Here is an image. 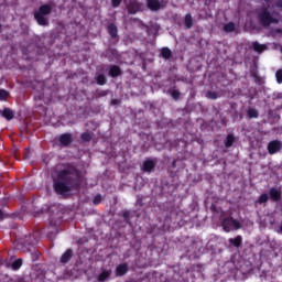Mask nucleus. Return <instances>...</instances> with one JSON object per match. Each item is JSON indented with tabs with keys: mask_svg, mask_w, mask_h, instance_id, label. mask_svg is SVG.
Instances as JSON below:
<instances>
[{
	"mask_svg": "<svg viewBox=\"0 0 282 282\" xmlns=\"http://www.w3.org/2000/svg\"><path fill=\"white\" fill-rule=\"evenodd\" d=\"M53 188L57 195L78 191L80 188V172L74 166L61 170L56 177L53 178Z\"/></svg>",
	"mask_w": 282,
	"mask_h": 282,
	"instance_id": "obj_1",
	"label": "nucleus"
},
{
	"mask_svg": "<svg viewBox=\"0 0 282 282\" xmlns=\"http://www.w3.org/2000/svg\"><path fill=\"white\" fill-rule=\"evenodd\" d=\"M52 4L45 3L39 7V10L34 11L33 17L39 25L47 26L50 25V20L46 18L52 14Z\"/></svg>",
	"mask_w": 282,
	"mask_h": 282,
	"instance_id": "obj_2",
	"label": "nucleus"
},
{
	"mask_svg": "<svg viewBox=\"0 0 282 282\" xmlns=\"http://www.w3.org/2000/svg\"><path fill=\"white\" fill-rule=\"evenodd\" d=\"M258 19L260 21V25H262L263 28H270L272 23H279V20L272 17L268 8L261 9V11L258 13Z\"/></svg>",
	"mask_w": 282,
	"mask_h": 282,
	"instance_id": "obj_3",
	"label": "nucleus"
},
{
	"mask_svg": "<svg viewBox=\"0 0 282 282\" xmlns=\"http://www.w3.org/2000/svg\"><path fill=\"white\" fill-rule=\"evenodd\" d=\"M221 226L225 232H230V230H239L241 228V223L232 217H226L223 219Z\"/></svg>",
	"mask_w": 282,
	"mask_h": 282,
	"instance_id": "obj_4",
	"label": "nucleus"
},
{
	"mask_svg": "<svg viewBox=\"0 0 282 282\" xmlns=\"http://www.w3.org/2000/svg\"><path fill=\"white\" fill-rule=\"evenodd\" d=\"M169 6L167 0H149L147 2V8L151 10V12H160V10H164Z\"/></svg>",
	"mask_w": 282,
	"mask_h": 282,
	"instance_id": "obj_5",
	"label": "nucleus"
},
{
	"mask_svg": "<svg viewBox=\"0 0 282 282\" xmlns=\"http://www.w3.org/2000/svg\"><path fill=\"white\" fill-rule=\"evenodd\" d=\"M158 164V161L155 159H148L143 161L141 171L143 173H153L155 171V165Z\"/></svg>",
	"mask_w": 282,
	"mask_h": 282,
	"instance_id": "obj_6",
	"label": "nucleus"
},
{
	"mask_svg": "<svg viewBox=\"0 0 282 282\" xmlns=\"http://www.w3.org/2000/svg\"><path fill=\"white\" fill-rule=\"evenodd\" d=\"M268 152L270 155H274V153H279L282 149V142L279 140H273L268 143Z\"/></svg>",
	"mask_w": 282,
	"mask_h": 282,
	"instance_id": "obj_7",
	"label": "nucleus"
},
{
	"mask_svg": "<svg viewBox=\"0 0 282 282\" xmlns=\"http://www.w3.org/2000/svg\"><path fill=\"white\" fill-rule=\"evenodd\" d=\"M129 272V264L127 262L120 263L116 267V276H124Z\"/></svg>",
	"mask_w": 282,
	"mask_h": 282,
	"instance_id": "obj_8",
	"label": "nucleus"
},
{
	"mask_svg": "<svg viewBox=\"0 0 282 282\" xmlns=\"http://www.w3.org/2000/svg\"><path fill=\"white\" fill-rule=\"evenodd\" d=\"M74 142V137L72 133H63L59 135V143L62 147H69Z\"/></svg>",
	"mask_w": 282,
	"mask_h": 282,
	"instance_id": "obj_9",
	"label": "nucleus"
},
{
	"mask_svg": "<svg viewBox=\"0 0 282 282\" xmlns=\"http://www.w3.org/2000/svg\"><path fill=\"white\" fill-rule=\"evenodd\" d=\"M108 74L111 78H118V76H122V68L118 65H111Z\"/></svg>",
	"mask_w": 282,
	"mask_h": 282,
	"instance_id": "obj_10",
	"label": "nucleus"
},
{
	"mask_svg": "<svg viewBox=\"0 0 282 282\" xmlns=\"http://www.w3.org/2000/svg\"><path fill=\"white\" fill-rule=\"evenodd\" d=\"M72 257H74V250L67 249L61 257L59 262L61 263H69L72 260Z\"/></svg>",
	"mask_w": 282,
	"mask_h": 282,
	"instance_id": "obj_11",
	"label": "nucleus"
},
{
	"mask_svg": "<svg viewBox=\"0 0 282 282\" xmlns=\"http://www.w3.org/2000/svg\"><path fill=\"white\" fill-rule=\"evenodd\" d=\"M270 199L272 202H280L281 200V192L275 187L270 188L269 191Z\"/></svg>",
	"mask_w": 282,
	"mask_h": 282,
	"instance_id": "obj_12",
	"label": "nucleus"
},
{
	"mask_svg": "<svg viewBox=\"0 0 282 282\" xmlns=\"http://www.w3.org/2000/svg\"><path fill=\"white\" fill-rule=\"evenodd\" d=\"M252 48H253V52H257L258 54H263V52H265V50H268V45L260 44L259 42H253Z\"/></svg>",
	"mask_w": 282,
	"mask_h": 282,
	"instance_id": "obj_13",
	"label": "nucleus"
},
{
	"mask_svg": "<svg viewBox=\"0 0 282 282\" xmlns=\"http://www.w3.org/2000/svg\"><path fill=\"white\" fill-rule=\"evenodd\" d=\"M108 34L111 36V39H117L118 37V26L115 23H110L107 26Z\"/></svg>",
	"mask_w": 282,
	"mask_h": 282,
	"instance_id": "obj_14",
	"label": "nucleus"
},
{
	"mask_svg": "<svg viewBox=\"0 0 282 282\" xmlns=\"http://www.w3.org/2000/svg\"><path fill=\"white\" fill-rule=\"evenodd\" d=\"M1 116L2 118H4L6 120H13L14 119V111H12V109L10 108H4L1 111Z\"/></svg>",
	"mask_w": 282,
	"mask_h": 282,
	"instance_id": "obj_15",
	"label": "nucleus"
},
{
	"mask_svg": "<svg viewBox=\"0 0 282 282\" xmlns=\"http://www.w3.org/2000/svg\"><path fill=\"white\" fill-rule=\"evenodd\" d=\"M128 12L129 14H138V12H140V6L135 2H131L128 6Z\"/></svg>",
	"mask_w": 282,
	"mask_h": 282,
	"instance_id": "obj_16",
	"label": "nucleus"
},
{
	"mask_svg": "<svg viewBox=\"0 0 282 282\" xmlns=\"http://www.w3.org/2000/svg\"><path fill=\"white\" fill-rule=\"evenodd\" d=\"M161 56L162 58H165V61H169L173 56V52L169 47H163L161 50Z\"/></svg>",
	"mask_w": 282,
	"mask_h": 282,
	"instance_id": "obj_17",
	"label": "nucleus"
},
{
	"mask_svg": "<svg viewBox=\"0 0 282 282\" xmlns=\"http://www.w3.org/2000/svg\"><path fill=\"white\" fill-rule=\"evenodd\" d=\"M109 276H111V270H104L98 275V281L99 282H105L107 279H109Z\"/></svg>",
	"mask_w": 282,
	"mask_h": 282,
	"instance_id": "obj_18",
	"label": "nucleus"
},
{
	"mask_svg": "<svg viewBox=\"0 0 282 282\" xmlns=\"http://www.w3.org/2000/svg\"><path fill=\"white\" fill-rule=\"evenodd\" d=\"M184 23L186 30H191V28H193V15L191 13L185 15Z\"/></svg>",
	"mask_w": 282,
	"mask_h": 282,
	"instance_id": "obj_19",
	"label": "nucleus"
},
{
	"mask_svg": "<svg viewBox=\"0 0 282 282\" xmlns=\"http://www.w3.org/2000/svg\"><path fill=\"white\" fill-rule=\"evenodd\" d=\"M235 134H228L226 137V140H225V147L226 149H230V147H232V144H235Z\"/></svg>",
	"mask_w": 282,
	"mask_h": 282,
	"instance_id": "obj_20",
	"label": "nucleus"
},
{
	"mask_svg": "<svg viewBox=\"0 0 282 282\" xmlns=\"http://www.w3.org/2000/svg\"><path fill=\"white\" fill-rule=\"evenodd\" d=\"M242 238L241 236H237L236 238H230L229 243L234 246L235 248H239L241 246Z\"/></svg>",
	"mask_w": 282,
	"mask_h": 282,
	"instance_id": "obj_21",
	"label": "nucleus"
},
{
	"mask_svg": "<svg viewBox=\"0 0 282 282\" xmlns=\"http://www.w3.org/2000/svg\"><path fill=\"white\" fill-rule=\"evenodd\" d=\"M269 199H270V196H268V194L263 193L256 200V204H268Z\"/></svg>",
	"mask_w": 282,
	"mask_h": 282,
	"instance_id": "obj_22",
	"label": "nucleus"
},
{
	"mask_svg": "<svg viewBox=\"0 0 282 282\" xmlns=\"http://www.w3.org/2000/svg\"><path fill=\"white\" fill-rule=\"evenodd\" d=\"M247 116L248 118L252 119V118H259V110L254 109V108H249L247 111Z\"/></svg>",
	"mask_w": 282,
	"mask_h": 282,
	"instance_id": "obj_23",
	"label": "nucleus"
},
{
	"mask_svg": "<svg viewBox=\"0 0 282 282\" xmlns=\"http://www.w3.org/2000/svg\"><path fill=\"white\" fill-rule=\"evenodd\" d=\"M96 83L97 85H100V86L107 85V77L104 74H99L96 77Z\"/></svg>",
	"mask_w": 282,
	"mask_h": 282,
	"instance_id": "obj_24",
	"label": "nucleus"
},
{
	"mask_svg": "<svg viewBox=\"0 0 282 282\" xmlns=\"http://www.w3.org/2000/svg\"><path fill=\"white\" fill-rule=\"evenodd\" d=\"M21 265H23V260L17 259L12 262L11 268L12 270H21Z\"/></svg>",
	"mask_w": 282,
	"mask_h": 282,
	"instance_id": "obj_25",
	"label": "nucleus"
},
{
	"mask_svg": "<svg viewBox=\"0 0 282 282\" xmlns=\"http://www.w3.org/2000/svg\"><path fill=\"white\" fill-rule=\"evenodd\" d=\"M206 98H209L210 100H217V98H219V94H217V91L208 90L206 93Z\"/></svg>",
	"mask_w": 282,
	"mask_h": 282,
	"instance_id": "obj_26",
	"label": "nucleus"
},
{
	"mask_svg": "<svg viewBox=\"0 0 282 282\" xmlns=\"http://www.w3.org/2000/svg\"><path fill=\"white\" fill-rule=\"evenodd\" d=\"M225 32H235V24L234 22H228L224 25Z\"/></svg>",
	"mask_w": 282,
	"mask_h": 282,
	"instance_id": "obj_27",
	"label": "nucleus"
},
{
	"mask_svg": "<svg viewBox=\"0 0 282 282\" xmlns=\"http://www.w3.org/2000/svg\"><path fill=\"white\" fill-rule=\"evenodd\" d=\"M171 96H172L173 100H180L182 93H180V90H177V89H173V90H171Z\"/></svg>",
	"mask_w": 282,
	"mask_h": 282,
	"instance_id": "obj_28",
	"label": "nucleus"
},
{
	"mask_svg": "<svg viewBox=\"0 0 282 282\" xmlns=\"http://www.w3.org/2000/svg\"><path fill=\"white\" fill-rule=\"evenodd\" d=\"M80 138L84 142H91V133L89 132H83Z\"/></svg>",
	"mask_w": 282,
	"mask_h": 282,
	"instance_id": "obj_29",
	"label": "nucleus"
},
{
	"mask_svg": "<svg viewBox=\"0 0 282 282\" xmlns=\"http://www.w3.org/2000/svg\"><path fill=\"white\" fill-rule=\"evenodd\" d=\"M93 204H94L95 206H98V205L102 204V195L97 194V195L94 197V199H93Z\"/></svg>",
	"mask_w": 282,
	"mask_h": 282,
	"instance_id": "obj_30",
	"label": "nucleus"
},
{
	"mask_svg": "<svg viewBox=\"0 0 282 282\" xmlns=\"http://www.w3.org/2000/svg\"><path fill=\"white\" fill-rule=\"evenodd\" d=\"M275 78H276L278 85H281L282 84V68H280L275 72Z\"/></svg>",
	"mask_w": 282,
	"mask_h": 282,
	"instance_id": "obj_31",
	"label": "nucleus"
},
{
	"mask_svg": "<svg viewBox=\"0 0 282 282\" xmlns=\"http://www.w3.org/2000/svg\"><path fill=\"white\" fill-rule=\"evenodd\" d=\"M9 96L8 90L6 89H0V100H6Z\"/></svg>",
	"mask_w": 282,
	"mask_h": 282,
	"instance_id": "obj_32",
	"label": "nucleus"
},
{
	"mask_svg": "<svg viewBox=\"0 0 282 282\" xmlns=\"http://www.w3.org/2000/svg\"><path fill=\"white\" fill-rule=\"evenodd\" d=\"M120 3H122V0H111L112 8H120Z\"/></svg>",
	"mask_w": 282,
	"mask_h": 282,
	"instance_id": "obj_33",
	"label": "nucleus"
},
{
	"mask_svg": "<svg viewBox=\"0 0 282 282\" xmlns=\"http://www.w3.org/2000/svg\"><path fill=\"white\" fill-rule=\"evenodd\" d=\"M254 83H258V85H261L263 78L259 77V75L253 74Z\"/></svg>",
	"mask_w": 282,
	"mask_h": 282,
	"instance_id": "obj_34",
	"label": "nucleus"
},
{
	"mask_svg": "<svg viewBox=\"0 0 282 282\" xmlns=\"http://www.w3.org/2000/svg\"><path fill=\"white\" fill-rule=\"evenodd\" d=\"M8 215L0 209V221H3V219H6Z\"/></svg>",
	"mask_w": 282,
	"mask_h": 282,
	"instance_id": "obj_35",
	"label": "nucleus"
},
{
	"mask_svg": "<svg viewBox=\"0 0 282 282\" xmlns=\"http://www.w3.org/2000/svg\"><path fill=\"white\" fill-rule=\"evenodd\" d=\"M275 8L282 9V0H276L275 1Z\"/></svg>",
	"mask_w": 282,
	"mask_h": 282,
	"instance_id": "obj_36",
	"label": "nucleus"
},
{
	"mask_svg": "<svg viewBox=\"0 0 282 282\" xmlns=\"http://www.w3.org/2000/svg\"><path fill=\"white\" fill-rule=\"evenodd\" d=\"M108 94H109V90H101V91L99 93V96L105 97V96H107Z\"/></svg>",
	"mask_w": 282,
	"mask_h": 282,
	"instance_id": "obj_37",
	"label": "nucleus"
},
{
	"mask_svg": "<svg viewBox=\"0 0 282 282\" xmlns=\"http://www.w3.org/2000/svg\"><path fill=\"white\" fill-rule=\"evenodd\" d=\"M32 260L33 261L39 260V253H32Z\"/></svg>",
	"mask_w": 282,
	"mask_h": 282,
	"instance_id": "obj_38",
	"label": "nucleus"
},
{
	"mask_svg": "<svg viewBox=\"0 0 282 282\" xmlns=\"http://www.w3.org/2000/svg\"><path fill=\"white\" fill-rule=\"evenodd\" d=\"M111 105H118V99H112Z\"/></svg>",
	"mask_w": 282,
	"mask_h": 282,
	"instance_id": "obj_39",
	"label": "nucleus"
},
{
	"mask_svg": "<svg viewBox=\"0 0 282 282\" xmlns=\"http://www.w3.org/2000/svg\"><path fill=\"white\" fill-rule=\"evenodd\" d=\"M210 210L215 213V210H217V207L215 205H212Z\"/></svg>",
	"mask_w": 282,
	"mask_h": 282,
	"instance_id": "obj_40",
	"label": "nucleus"
},
{
	"mask_svg": "<svg viewBox=\"0 0 282 282\" xmlns=\"http://www.w3.org/2000/svg\"><path fill=\"white\" fill-rule=\"evenodd\" d=\"M176 164H177V161L174 160V161L172 162V166L175 169Z\"/></svg>",
	"mask_w": 282,
	"mask_h": 282,
	"instance_id": "obj_41",
	"label": "nucleus"
},
{
	"mask_svg": "<svg viewBox=\"0 0 282 282\" xmlns=\"http://www.w3.org/2000/svg\"><path fill=\"white\" fill-rule=\"evenodd\" d=\"M123 217H127V213L123 214Z\"/></svg>",
	"mask_w": 282,
	"mask_h": 282,
	"instance_id": "obj_42",
	"label": "nucleus"
},
{
	"mask_svg": "<svg viewBox=\"0 0 282 282\" xmlns=\"http://www.w3.org/2000/svg\"><path fill=\"white\" fill-rule=\"evenodd\" d=\"M147 1V3H149V0H145Z\"/></svg>",
	"mask_w": 282,
	"mask_h": 282,
	"instance_id": "obj_43",
	"label": "nucleus"
},
{
	"mask_svg": "<svg viewBox=\"0 0 282 282\" xmlns=\"http://www.w3.org/2000/svg\"><path fill=\"white\" fill-rule=\"evenodd\" d=\"M0 30H1V24H0Z\"/></svg>",
	"mask_w": 282,
	"mask_h": 282,
	"instance_id": "obj_44",
	"label": "nucleus"
}]
</instances>
